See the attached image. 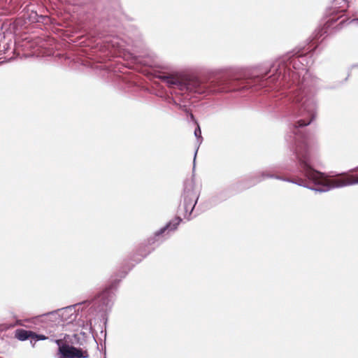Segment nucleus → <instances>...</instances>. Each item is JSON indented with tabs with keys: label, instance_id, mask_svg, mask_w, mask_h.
<instances>
[{
	"label": "nucleus",
	"instance_id": "obj_1",
	"mask_svg": "<svg viewBox=\"0 0 358 358\" xmlns=\"http://www.w3.org/2000/svg\"><path fill=\"white\" fill-rule=\"evenodd\" d=\"M315 49L308 46L288 52L277 58L262 75L247 77L243 68L229 66L214 69L203 78L183 73H164L160 78L176 94L175 98L168 96L167 101L183 110L195 125L199 122L189 108L192 97L245 89L260 91V95L267 93L262 99L263 103L278 109L289 122L285 138L298 161L299 172L294 178H286L278 175L275 166H271L241 184L248 189L266 178H273L301 186L298 184L300 180L309 183L308 178L312 176L309 171L315 169L309 149L310 134L305 129L314 120L317 110V101L310 87L307 71V66L313 62Z\"/></svg>",
	"mask_w": 358,
	"mask_h": 358
},
{
	"label": "nucleus",
	"instance_id": "obj_2",
	"mask_svg": "<svg viewBox=\"0 0 358 358\" xmlns=\"http://www.w3.org/2000/svg\"><path fill=\"white\" fill-rule=\"evenodd\" d=\"M358 170V167L356 169ZM310 189L317 192H326L331 189L358 184V176L341 173L330 178L317 169H310Z\"/></svg>",
	"mask_w": 358,
	"mask_h": 358
},
{
	"label": "nucleus",
	"instance_id": "obj_3",
	"mask_svg": "<svg viewBox=\"0 0 358 358\" xmlns=\"http://www.w3.org/2000/svg\"><path fill=\"white\" fill-rule=\"evenodd\" d=\"M120 280H112L110 284L91 301V308L105 317L112 309L115 301V291Z\"/></svg>",
	"mask_w": 358,
	"mask_h": 358
},
{
	"label": "nucleus",
	"instance_id": "obj_4",
	"mask_svg": "<svg viewBox=\"0 0 358 358\" xmlns=\"http://www.w3.org/2000/svg\"><path fill=\"white\" fill-rule=\"evenodd\" d=\"M183 209L185 211V217L190 220L192 213L199 199V192L195 189L194 183L192 180H186L184 182V189L182 194Z\"/></svg>",
	"mask_w": 358,
	"mask_h": 358
},
{
	"label": "nucleus",
	"instance_id": "obj_5",
	"mask_svg": "<svg viewBox=\"0 0 358 358\" xmlns=\"http://www.w3.org/2000/svg\"><path fill=\"white\" fill-rule=\"evenodd\" d=\"M181 222L182 218L180 217H175L167 222L165 226L156 231L152 236L148 238V245L155 246L161 245L170 237L171 232L177 229Z\"/></svg>",
	"mask_w": 358,
	"mask_h": 358
},
{
	"label": "nucleus",
	"instance_id": "obj_6",
	"mask_svg": "<svg viewBox=\"0 0 358 358\" xmlns=\"http://www.w3.org/2000/svg\"><path fill=\"white\" fill-rule=\"evenodd\" d=\"M181 222L182 218L180 217H175L167 222L165 226L156 231L152 236L148 238V245L155 246L161 245L170 237L171 232L177 229Z\"/></svg>",
	"mask_w": 358,
	"mask_h": 358
},
{
	"label": "nucleus",
	"instance_id": "obj_7",
	"mask_svg": "<svg viewBox=\"0 0 358 358\" xmlns=\"http://www.w3.org/2000/svg\"><path fill=\"white\" fill-rule=\"evenodd\" d=\"M51 341L55 342L58 345L59 357L87 358L89 356L86 350L84 351L81 348H78L67 343H64L61 339H51Z\"/></svg>",
	"mask_w": 358,
	"mask_h": 358
},
{
	"label": "nucleus",
	"instance_id": "obj_8",
	"mask_svg": "<svg viewBox=\"0 0 358 358\" xmlns=\"http://www.w3.org/2000/svg\"><path fill=\"white\" fill-rule=\"evenodd\" d=\"M80 303L69 306L62 308H59L53 311L48 312V315H56L60 317L62 322L70 324L77 318L76 307Z\"/></svg>",
	"mask_w": 358,
	"mask_h": 358
},
{
	"label": "nucleus",
	"instance_id": "obj_9",
	"mask_svg": "<svg viewBox=\"0 0 358 358\" xmlns=\"http://www.w3.org/2000/svg\"><path fill=\"white\" fill-rule=\"evenodd\" d=\"M150 246L151 245H148V243L145 245H141L136 251V256H139L140 257H134V260L138 263L140 262L142 259L146 257L155 249V247L150 248Z\"/></svg>",
	"mask_w": 358,
	"mask_h": 358
},
{
	"label": "nucleus",
	"instance_id": "obj_10",
	"mask_svg": "<svg viewBox=\"0 0 358 358\" xmlns=\"http://www.w3.org/2000/svg\"><path fill=\"white\" fill-rule=\"evenodd\" d=\"M32 331L24 329H17L15 331V337L20 341L31 339Z\"/></svg>",
	"mask_w": 358,
	"mask_h": 358
},
{
	"label": "nucleus",
	"instance_id": "obj_11",
	"mask_svg": "<svg viewBox=\"0 0 358 358\" xmlns=\"http://www.w3.org/2000/svg\"><path fill=\"white\" fill-rule=\"evenodd\" d=\"M194 134L195 137L196 138V142H197L198 145H200L202 143L203 138L201 136V130L199 124H197L196 125V128L194 129ZM198 146H199V145H198ZM198 149H199V147H197V148L194 152L193 170L195 168V160H196V157L197 155Z\"/></svg>",
	"mask_w": 358,
	"mask_h": 358
},
{
	"label": "nucleus",
	"instance_id": "obj_12",
	"mask_svg": "<svg viewBox=\"0 0 358 358\" xmlns=\"http://www.w3.org/2000/svg\"><path fill=\"white\" fill-rule=\"evenodd\" d=\"M47 314H48V313L36 316V317H33L32 320L34 322H37L41 321L42 318L45 317L55 323H59L61 322L60 317H57V316H56V315H54V316L48 315Z\"/></svg>",
	"mask_w": 358,
	"mask_h": 358
},
{
	"label": "nucleus",
	"instance_id": "obj_13",
	"mask_svg": "<svg viewBox=\"0 0 358 358\" xmlns=\"http://www.w3.org/2000/svg\"><path fill=\"white\" fill-rule=\"evenodd\" d=\"M120 11H117L115 14H110L108 10H104L102 13V17H105V15H107V20L109 22V26H115L117 19V15Z\"/></svg>",
	"mask_w": 358,
	"mask_h": 358
},
{
	"label": "nucleus",
	"instance_id": "obj_14",
	"mask_svg": "<svg viewBox=\"0 0 358 358\" xmlns=\"http://www.w3.org/2000/svg\"><path fill=\"white\" fill-rule=\"evenodd\" d=\"M48 339V337L41 334H37L32 331L31 337V343H32V341H34L35 342L39 341H44Z\"/></svg>",
	"mask_w": 358,
	"mask_h": 358
},
{
	"label": "nucleus",
	"instance_id": "obj_15",
	"mask_svg": "<svg viewBox=\"0 0 358 358\" xmlns=\"http://www.w3.org/2000/svg\"><path fill=\"white\" fill-rule=\"evenodd\" d=\"M327 33V31L322 28L317 30L315 33L314 39L316 41H319L321 38H322L321 40H323L324 37H323V35Z\"/></svg>",
	"mask_w": 358,
	"mask_h": 358
},
{
	"label": "nucleus",
	"instance_id": "obj_16",
	"mask_svg": "<svg viewBox=\"0 0 358 358\" xmlns=\"http://www.w3.org/2000/svg\"><path fill=\"white\" fill-rule=\"evenodd\" d=\"M121 80L122 83H125L126 85H129V83L126 80V78H122Z\"/></svg>",
	"mask_w": 358,
	"mask_h": 358
},
{
	"label": "nucleus",
	"instance_id": "obj_17",
	"mask_svg": "<svg viewBox=\"0 0 358 358\" xmlns=\"http://www.w3.org/2000/svg\"><path fill=\"white\" fill-rule=\"evenodd\" d=\"M355 21L358 22V18H355V19L352 20V22H355Z\"/></svg>",
	"mask_w": 358,
	"mask_h": 358
},
{
	"label": "nucleus",
	"instance_id": "obj_18",
	"mask_svg": "<svg viewBox=\"0 0 358 358\" xmlns=\"http://www.w3.org/2000/svg\"><path fill=\"white\" fill-rule=\"evenodd\" d=\"M352 67H358V64H354L352 65Z\"/></svg>",
	"mask_w": 358,
	"mask_h": 358
},
{
	"label": "nucleus",
	"instance_id": "obj_19",
	"mask_svg": "<svg viewBox=\"0 0 358 358\" xmlns=\"http://www.w3.org/2000/svg\"><path fill=\"white\" fill-rule=\"evenodd\" d=\"M126 274H127L126 273H124V275L122 276V278L125 277Z\"/></svg>",
	"mask_w": 358,
	"mask_h": 358
},
{
	"label": "nucleus",
	"instance_id": "obj_20",
	"mask_svg": "<svg viewBox=\"0 0 358 358\" xmlns=\"http://www.w3.org/2000/svg\"><path fill=\"white\" fill-rule=\"evenodd\" d=\"M59 358H64V357H59Z\"/></svg>",
	"mask_w": 358,
	"mask_h": 358
}]
</instances>
